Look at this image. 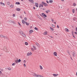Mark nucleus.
I'll return each mask as SVG.
<instances>
[{
	"instance_id": "f257e3e1",
	"label": "nucleus",
	"mask_w": 77,
	"mask_h": 77,
	"mask_svg": "<svg viewBox=\"0 0 77 77\" xmlns=\"http://www.w3.org/2000/svg\"><path fill=\"white\" fill-rule=\"evenodd\" d=\"M33 76L35 77H44V76L42 75H36V73H34V74H33Z\"/></svg>"
},
{
	"instance_id": "f03ea898",
	"label": "nucleus",
	"mask_w": 77,
	"mask_h": 77,
	"mask_svg": "<svg viewBox=\"0 0 77 77\" xmlns=\"http://www.w3.org/2000/svg\"><path fill=\"white\" fill-rule=\"evenodd\" d=\"M42 4H43V5H44V6H47V4L46 3H45L44 2H42Z\"/></svg>"
},
{
	"instance_id": "7ed1b4c3",
	"label": "nucleus",
	"mask_w": 77,
	"mask_h": 77,
	"mask_svg": "<svg viewBox=\"0 0 77 77\" xmlns=\"http://www.w3.org/2000/svg\"><path fill=\"white\" fill-rule=\"evenodd\" d=\"M3 50H5V51H6V52L7 53H9V51H8V50H7V49L6 48H4V49Z\"/></svg>"
},
{
	"instance_id": "20e7f679",
	"label": "nucleus",
	"mask_w": 77,
	"mask_h": 77,
	"mask_svg": "<svg viewBox=\"0 0 77 77\" xmlns=\"http://www.w3.org/2000/svg\"><path fill=\"white\" fill-rule=\"evenodd\" d=\"M30 3H33L34 1L33 0H29Z\"/></svg>"
},
{
	"instance_id": "39448f33",
	"label": "nucleus",
	"mask_w": 77,
	"mask_h": 77,
	"mask_svg": "<svg viewBox=\"0 0 77 77\" xmlns=\"http://www.w3.org/2000/svg\"><path fill=\"white\" fill-rule=\"evenodd\" d=\"M42 15H43L45 17H47V15L44 14V13H42Z\"/></svg>"
},
{
	"instance_id": "423d86ee",
	"label": "nucleus",
	"mask_w": 77,
	"mask_h": 77,
	"mask_svg": "<svg viewBox=\"0 0 77 77\" xmlns=\"http://www.w3.org/2000/svg\"><path fill=\"white\" fill-rule=\"evenodd\" d=\"M29 34H31V33H32V32H33V30H30L29 31Z\"/></svg>"
},
{
	"instance_id": "0eeeda50",
	"label": "nucleus",
	"mask_w": 77,
	"mask_h": 77,
	"mask_svg": "<svg viewBox=\"0 0 77 77\" xmlns=\"http://www.w3.org/2000/svg\"><path fill=\"white\" fill-rule=\"evenodd\" d=\"M35 5L36 7H37V8H38V3H35Z\"/></svg>"
},
{
	"instance_id": "6e6552de",
	"label": "nucleus",
	"mask_w": 77,
	"mask_h": 77,
	"mask_svg": "<svg viewBox=\"0 0 77 77\" xmlns=\"http://www.w3.org/2000/svg\"><path fill=\"white\" fill-rule=\"evenodd\" d=\"M1 5H2V6H5V5L4 3H3L2 2L0 3Z\"/></svg>"
},
{
	"instance_id": "1a4fd4ad",
	"label": "nucleus",
	"mask_w": 77,
	"mask_h": 77,
	"mask_svg": "<svg viewBox=\"0 0 77 77\" xmlns=\"http://www.w3.org/2000/svg\"><path fill=\"white\" fill-rule=\"evenodd\" d=\"M18 60L17 59L15 60V62L16 63H18Z\"/></svg>"
},
{
	"instance_id": "9d476101",
	"label": "nucleus",
	"mask_w": 77,
	"mask_h": 77,
	"mask_svg": "<svg viewBox=\"0 0 77 77\" xmlns=\"http://www.w3.org/2000/svg\"><path fill=\"white\" fill-rule=\"evenodd\" d=\"M54 56H57V53H56V52H54Z\"/></svg>"
},
{
	"instance_id": "9b49d317",
	"label": "nucleus",
	"mask_w": 77,
	"mask_h": 77,
	"mask_svg": "<svg viewBox=\"0 0 77 77\" xmlns=\"http://www.w3.org/2000/svg\"><path fill=\"white\" fill-rule=\"evenodd\" d=\"M19 33L20 34H21L22 35H23V32L21 31H19Z\"/></svg>"
},
{
	"instance_id": "f8f14e48",
	"label": "nucleus",
	"mask_w": 77,
	"mask_h": 77,
	"mask_svg": "<svg viewBox=\"0 0 77 77\" xmlns=\"http://www.w3.org/2000/svg\"><path fill=\"white\" fill-rule=\"evenodd\" d=\"M16 10L17 11H21V9H20V8H17Z\"/></svg>"
},
{
	"instance_id": "ddd939ff",
	"label": "nucleus",
	"mask_w": 77,
	"mask_h": 77,
	"mask_svg": "<svg viewBox=\"0 0 77 77\" xmlns=\"http://www.w3.org/2000/svg\"><path fill=\"white\" fill-rule=\"evenodd\" d=\"M32 47L34 50H36V46H35L33 45Z\"/></svg>"
},
{
	"instance_id": "4468645a",
	"label": "nucleus",
	"mask_w": 77,
	"mask_h": 77,
	"mask_svg": "<svg viewBox=\"0 0 77 77\" xmlns=\"http://www.w3.org/2000/svg\"><path fill=\"white\" fill-rule=\"evenodd\" d=\"M16 5H20V3L19 2H16L15 3Z\"/></svg>"
},
{
	"instance_id": "2eb2a0df",
	"label": "nucleus",
	"mask_w": 77,
	"mask_h": 77,
	"mask_svg": "<svg viewBox=\"0 0 77 77\" xmlns=\"http://www.w3.org/2000/svg\"><path fill=\"white\" fill-rule=\"evenodd\" d=\"M45 12H46V13H47V14H48V12H50V10H48L46 11Z\"/></svg>"
},
{
	"instance_id": "dca6fc26",
	"label": "nucleus",
	"mask_w": 77,
	"mask_h": 77,
	"mask_svg": "<svg viewBox=\"0 0 77 77\" xmlns=\"http://www.w3.org/2000/svg\"><path fill=\"white\" fill-rule=\"evenodd\" d=\"M53 75L54 76H57V75H58V74H53Z\"/></svg>"
},
{
	"instance_id": "f3484780",
	"label": "nucleus",
	"mask_w": 77,
	"mask_h": 77,
	"mask_svg": "<svg viewBox=\"0 0 77 77\" xmlns=\"http://www.w3.org/2000/svg\"><path fill=\"white\" fill-rule=\"evenodd\" d=\"M5 36L3 35H0V37H1V38H4V37Z\"/></svg>"
},
{
	"instance_id": "a211bd4d",
	"label": "nucleus",
	"mask_w": 77,
	"mask_h": 77,
	"mask_svg": "<svg viewBox=\"0 0 77 77\" xmlns=\"http://www.w3.org/2000/svg\"><path fill=\"white\" fill-rule=\"evenodd\" d=\"M22 23H23V24H25V22L24 21V20H22Z\"/></svg>"
},
{
	"instance_id": "6ab92c4d",
	"label": "nucleus",
	"mask_w": 77,
	"mask_h": 77,
	"mask_svg": "<svg viewBox=\"0 0 77 77\" xmlns=\"http://www.w3.org/2000/svg\"><path fill=\"white\" fill-rule=\"evenodd\" d=\"M50 29L51 30V31H54V29H53V28H51V27H50Z\"/></svg>"
},
{
	"instance_id": "aec40b11",
	"label": "nucleus",
	"mask_w": 77,
	"mask_h": 77,
	"mask_svg": "<svg viewBox=\"0 0 77 77\" xmlns=\"http://www.w3.org/2000/svg\"><path fill=\"white\" fill-rule=\"evenodd\" d=\"M25 23L27 26H29V23L26 22H25Z\"/></svg>"
},
{
	"instance_id": "412c9836",
	"label": "nucleus",
	"mask_w": 77,
	"mask_h": 77,
	"mask_svg": "<svg viewBox=\"0 0 77 77\" xmlns=\"http://www.w3.org/2000/svg\"><path fill=\"white\" fill-rule=\"evenodd\" d=\"M23 34H22V35L23 36V37H26V35H25V34H24L23 33Z\"/></svg>"
},
{
	"instance_id": "4be33fe9",
	"label": "nucleus",
	"mask_w": 77,
	"mask_h": 77,
	"mask_svg": "<svg viewBox=\"0 0 77 77\" xmlns=\"http://www.w3.org/2000/svg\"><path fill=\"white\" fill-rule=\"evenodd\" d=\"M65 30L66 31V32H69V31L68 30V29L67 28H65Z\"/></svg>"
},
{
	"instance_id": "5701e85b",
	"label": "nucleus",
	"mask_w": 77,
	"mask_h": 77,
	"mask_svg": "<svg viewBox=\"0 0 77 77\" xmlns=\"http://www.w3.org/2000/svg\"><path fill=\"white\" fill-rule=\"evenodd\" d=\"M49 3H53V1L52 0H50L49 1Z\"/></svg>"
},
{
	"instance_id": "b1692460",
	"label": "nucleus",
	"mask_w": 77,
	"mask_h": 77,
	"mask_svg": "<svg viewBox=\"0 0 77 77\" xmlns=\"http://www.w3.org/2000/svg\"><path fill=\"white\" fill-rule=\"evenodd\" d=\"M47 32H45L44 33V35H47Z\"/></svg>"
},
{
	"instance_id": "393cba45",
	"label": "nucleus",
	"mask_w": 77,
	"mask_h": 77,
	"mask_svg": "<svg viewBox=\"0 0 77 77\" xmlns=\"http://www.w3.org/2000/svg\"><path fill=\"white\" fill-rule=\"evenodd\" d=\"M34 29H35V30H38V28L36 27L34 28Z\"/></svg>"
},
{
	"instance_id": "a878e982",
	"label": "nucleus",
	"mask_w": 77,
	"mask_h": 77,
	"mask_svg": "<svg viewBox=\"0 0 77 77\" xmlns=\"http://www.w3.org/2000/svg\"><path fill=\"white\" fill-rule=\"evenodd\" d=\"M75 52H74L73 53V56H75Z\"/></svg>"
},
{
	"instance_id": "bb28decb",
	"label": "nucleus",
	"mask_w": 77,
	"mask_h": 77,
	"mask_svg": "<svg viewBox=\"0 0 77 77\" xmlns=\"http://www.w3.org/2000/svg\"><path fill=\"white\" fill-rule=\"evenodd\" d=\"M15 65H16V63H14L12 64V66H14Z\"/></svg>"
},
{
	"instance_id": "cd10ccee",
	"label": "nucleus",
	"mask_w": 77,
	"mask_h": 77,
	"mask_svg": "<svg viewBox=\"0 0 77 77\" xmlns=\"http://www.w3.org/2000/svg\"><path fill=\"white\" fill-rule=\"evenodd\" d=\"M4 38H5L6 39H8V38L6 36H4Z\"/></svg>"
},
{
	"instance_id": "c85d7f7f",
	"label": "nucleus",
	"mask_w": 77,
	"mask_h": 77,
	"mask_svg": "<svg viewBox=\"0 0 77 77\" xmlns=\"http://www.w3.org/2000/svg\"><path fill=\"white\" fill-rule=\"evenodd\" d=\"M11 8H12L13 7H14V5H11L10 6Z\"/></svg>"
},
{
	"instance_id": "c756f323",
	"label": "nucleus",
	"mask_w": 77,
	"mask_h": 77,
	"mask_svg": "<svg viewBox=\"0 0 77 77\" xmlns=\"http://www.w3.org/2000/svg\"><path fill=\"white\" fill-rule=\"evenodd\" d=\"M21 60H20V59H19L18 60V63H20V62H21Z\"/></svg>"
},
{
	"instance_id": "7c9ffc66",
	"label": "nucleus",
	"mask_w": 77,
	"mask_h": 77,
	"mask_svg": "<svg viewBox=\"0 0 77 77\" xmlns=\"http://www.w3.org/2000/svg\"><path fill=\"white\" fill-rule=\"evenodd\" d=\"M40 68L41 69H42V67L41 66H40Z\"/></svg>"
},
{
	"instance_id": "2f4dec72",
	"label": "nucleus",
	"mask_w": 77,
	"mask_h": 77,
	"mask_svg": "<svg viewBox=\"0 0 77 77\" xmlns=\"http://www.w3.org/2000/svg\"><path fill=\"white\" fill-rule=\"evenodd\" d=\"M25 45H28V43H27V42H25Z\"/></svg>"
},
{
	"instance_id": "473e14b6",
	"label": "nucleus",
	"mask_w": 77,
	"mask_h": 77,
	"mask_svg": "<svg viewBox=\"0 0 77 77\" xmlns=\"http://www.w3.org/2000/svg\"><path fill=\"white\" fill-rule=\"evenodd\" d=\"M73 6H76V4L75 3H73Z\"/></svg>"
},
{
	"instance_id": "72a5a7b5",
	"label": "nucleus",
	"mask_w": 77,
	"mask_h": 77,
	"mask_svg": "<svg viewBox=\"0 0 77 77\" xmlns=\"http://www.w3.org/2000/svg\"><path fill=\"white\" fill-rule=\"evenodd\" d=\"M24 19L26 21H27V18L26 17H25L24 18Z\"/></svg>"
},
{
	"instance_id": "f704fd0d",
	"label": "nucleus",
	"mask_w": 77,
	"mask_h": 77,
	"mask_svg": "<svg viewBox=\"0 0 77 77\" xmlns=\"http://www.w3.org/2000/svg\"><path fill=\"white\" fill-rule=\"evenodd\" d=\"M52 27H53L54 28L55 27V26H54V25H52Z\"/></svg>"
},
{
	"instance_id": "c9c22d12",
	"label": "nucleus",
	"mask_w": 77,
	"mask_h": 77,
	"mask_svg": "<svg viewBox=\"0 0 77 77\" xmlns=\"http://www.w3.org/2000/svg\"><path fill=\"white\" fill-rule=\"evenodd\" d=\"M72 12L73 13L75 12V10L74 9H72Z\"/></svg>"
},
{
	"instance_id": "e433bc0d",
	"label": "nucleus",
	"mask_w": 77,
	"mask_h": 77,
	"mask_svg": "<svg viewBox=\"0 0 77 77\" xmlns=\"http://www.w3.org/2000/svg\"><path fill=\"white\" fill-rule=\"evenodd\" d=\"M7 4L8 5H10V2H8L7 3Z\"/></svg>"
},
{
	"instance_id": "4c0bfd02",
	"label": "nucleus",
	"mask_w": 77,
	"mask_h": 77,
	"mask_svg": "<svg viewBox=\"0 0 77 77\" xmlns=\"http://www.w3.org/2000/svg\"><path fill=\"white\" fill-rule=\"evenodd\" d=\"M36 44L37 45V46L38 47V46H39V44H38V43H36Z\"/></svg>"
},
{
	"instance_id": "58836bf2",
	"label": "nucleus",
	"mask_w": 77,
	"mask_h": 77,
	"mask_svg": "<svg viewBox=\"0 0 77 77\" xmlns=\"http://www.w3.org/2000/svg\"><path fill=\"white\" fill-rule=\"evenodd\" d=\"M51 20L52 21V23H54V20L53 19H51Z\"/></svg>"
},
{
	"instance_id": "ea45409f",
	"label": "nucleus",
	"mask_w": 77,
	"mask_h": 77,
	"mask_svg": "<svg viewBox=\"0 0 77 77\" xmlns=\"http://www.w3.org/2000/svg\"><path fill=\"white\" fill-rule=\"evenodd\" d=\"M9 22H10V23H12V20H10L9 21Z\"/></svg>"
},
{
	"instance_id": "a19ab883",
	"label": "nucleus",
	"mask_w": 77,
	"mask_h": 77,
	"mask_svg": "<svg viewBox=\"0 0 77 77\" xmlns=\"http://www.w3.org/2000/svg\"><path fill=\"white\" fill-rule=\"evenodd\" d=\"M29 56H31V55H32V52H30L29 53Z\"/></svg>"
},
{
	"instance_id": "79ce46f5",
	"label": "nucleus",
	"mask_w": 77,
	"mask_h": 77,
	"mask_svg": "<svg viewBox=\"0 0 77 77\" xmlns=\"http://www.w3.org/2000/svg\"><path fill=\"white\" fill-rule=\"evenodd\" d=\"M39 8H41V4H40L39 6Z\"/></svg>"
},
{
	"instance_id": "37998d69",
	"label": "nucleus",
	"mask_w": 77,
	"mask_h": 77,
	"mask_svg": "<svg viewBox=\"0 0 77 77\" xmlns=\"http://www.w3.org/2000/svg\"><path fill=\"white\" fill-rule=\"evenodd\" d=\"M13 17H15V14H13Z\"/></svg>"
},
{
	"instance_id": "c03bdc74",
	"label": "nucleus",
	"mask_w": 77,
	"mask_h": 77,
	"mask_svg": "<svg viewBox=\"0 0 77 77\" xmlns=\"http://www.w3.org/2000/svg\"><path fill=\"white\" fill-rule=\"evenodd\" d=\"M31 50H32V51H34V49H33V48H31Z\"/></svg>"
},
{
	"instance_id": "a18cd8bd",
	"label": "nucleus",
	"mask_w": 77,
	"mask_h": 77,
	"mask_svg": "<svg viewBox=\"0 0 77 77\" xmlns=\"http://www.w3.org/2000/svg\"><path fill=\"white\" fill-rule=\"evenodd\" d=\"M18 24L19 25V26H21V24H20V23L19 22L18 23Z\"/></svg>"
},
{
	"instance_id": "49530a36",
	"label": "nucleus",
	"mask_w": 77,
	"mask_h": 77,
	"mask_svg": "<svg viewBox=\"0 0 77 77\" xmlns=\"http://www.w3.org/2000/svg\"><path fill=\"white\" fill-rule=\"evenodd\" d=\"M29 55H30L29 54V53H28L27 54V56H29Z\"/></svg>"
},
{
	"instance_id": "de8ad7c7",
	"label": "nucleus",
	"mask_w": 77,
	"mask_h": 77,
	"mask_svg": "<svg viewBox=\"0 0 77 77\" xmlns=\"http://www.w3.org/2000/svg\"><path fill=\"white\" fill-rule=\"evenodd\" d=\"M24 67H26V64H24Z\"/></svg>"
},
{
	"instance_id": "09e8293b",
	"label": "nucleus",
	"mask_w": 77,
	"mask_h": 77,
	"mask_svg": "<svg viewBox=\"0 0 77 77\" xmlns=\"http://www.w3.org/2000/svg\"><path fill=\"white\" fill-rule=\"evenodd\" d=\"M57 27L58 28H59V26L58 25H57Z\"/></svg>"
},
{
	"instance_id": "8fccbe9b",
	"label": "nucleus",
	"mask_w": 77,
	"mask_h": 77,
	"mask_svg": "<svg viewBox=\"0 0 77 77\" xmlns=\"http://www.w3.org/2000/svg\"><path fill=\"white\" fill-rule=\"evenodd\" d=\"M24 63H26V60H24L23 61Z\"/></svg>"
},
{
	"instance_id": "3c124183",
	"label": "nucleus",
	"mask_w": 77,
	"mask_h": 77,
	"mask_svg": "<svg viewBox=\"0 0 77 77\" xmlns=\"http://www.w3.org/2000/svg\"><path fill=\"white\" fill-rule=\"evenodd\" d=\"M75 34L76 35H77V32H75Z\"/></svg>"
},
{
	"instance_id": "603ef678",
	"label": "nucleus",
	"mask_w": 77,
	"mask_h": 77,
	"mask_svg": "<svg viewBox=\"0 0 77 77\" xmlns=\"http://www.w3.org/2000/svg\"><path fill=\"white\" fill-rule=\"evenodd\" d=\"M75 30H76V31L77 32V27L75 28Z\"/></svg>"
},
{
	"instance_id": "864d4df0",
	"label": "nucleus",
	"mask_w": 77,
	"mask_h": 77,
	"mask_svg": "<svg viewBox=\"0 0 77 77\" xmlns=\"http://www.w3.org/2000/svg\"><path fill=\"white\" fill-rule=\"evenodd\" d=\"M12 23H13L14 24H15V22H14V21H12Z\"/></svg>"
},
{
	"instance_id": "5fc2aeb1",
	"label": "nucleus",
	"mask_w": 77,
	"mask_h": 77,
	"mask_svg": "<svg viewBox=\"0 0 77 77\" xmlns=\"http://www.w3.org/2000/svg\"><path fill=\"white\" fill-rule=\"evenodd\" d=\"M46 2H47V3H48V1H47V0L46 1Z\"/></svg>"
},
{
	"instance_id": "6e6d98bb",
	"label": "nucleus",
	"mask_w": 77,
	"mask_h": 77,
	"mask_svg": "<svg viewBox=\"0 0 77 77\" xmlns=\"http://www.w3.org/2000/svg\"><path fill=\"white\" fill-rule=\"evenodd\" d=\"M2 72L1 71H0V74H2Z\"/></svg>"
},
{
	"instance_id": "4d7b16f0",
	"label": "nucleus",
	"mask_w": 77,
	"mask_h": 77,
	"mask_svg": "<svg viewBox=\"0 0 77 77\" xmlns=\"http://www.w3.org/2000/svg\"><path fill=\"white\" fill-rule=\"evenodd\" d=\"M41 7H43V5L42 4L41 5Z\"/></svg>"
},
{
	"instance_id": "13d9d810",
	"label": "nucleus",
	"mask_w": 77,
	"mask_h": 77,
	"mask_svg": "<svg viewBox=\"0 0 77 77\" xmlns=\"http://www.w3.org/2000/svg\"><path fill=\"white\" fill-rule=\"evenodd\" d=\"M33 8L34 9H35V7H33Z\"/></svg>"
},
{
	"instance_id": "bf43d9fd",
	"label": "nucleus",
	"mask_w": 77,
	"mask_h": 77,
	"mask_svg": "<svg viewBox=\"0 0 77 77\" xmlns=\"http://www.w3.org/2000/svg\"><path fill=\"white\" fill-rule=\"evenodd\" d=\"M9 70H11V68L8 69Z\"/></svg>"
},
{
	"instance_id": "052dcab7",
	"label": "nucleus",
	"mask_w": 77,
	"mask_h": 77,
	"mask_svg": "<svg viewBox=\"0 0 77 77\" xmlns=\"http://www.w3.org/2000/svg\"><path fill=\"white\" fill-rule=\"evenodd\" d=\"M68 53L69 54H70L69 53V52L68 51Z\"/></svg>"
},
{
	"instance_id": "680f3d73",
	"label": "nucleus",
	"mask_w": 77,
	"mask_h": 77,
	"mask_svg": "<svg viewBox=\"0 0 77 77\" xmlns=\"http://www.w3.org/2000/svg\"><path fill=\"white\" fill-rule=\"evenodd\" d=\"M50 37H51V38H53V37L51 36H50Z\"/></svg>"
},
{
	"instance_id": "e2e57ef3",
	"label": "nucleus",
	"mask_w": 77,
	"mask_h": 77,
	"mask_svg": "<svg viewBox=\"0 0 77 77\" xmlns=\"http://www.w3.org/2000/svg\"><path fill=\"white\" fill-rule=\"evenodd\" d=\"M54 24H56V22H54Z\"/></svg>"
},
{
	"instance_id": "0e129e2a",
	"label": "nucleus",
	"mask_w": 77,
	"mask_h": 77,
	"mask_svg": "<svg viewBox=\"0 0 77 77\" xmlns=\"http://www.w3.org/2000/svg\"><path fill=\"white\" fill-rule=\"evenodd\" d=\"M61 0L62 1V2H63L64 1V0Z\"/></svg>"
},
{
	"instance_id": "69168bd1",
	"label": "nucleus",
	"mask_w": 77,
	"mask_h": 77,
	"mask_svg": "<svg viewBox=\"0 0 77 77\" xmlns=\"http://www.w3.org/2000/svg\"><path fill=\"white\" fill-rule=\"evenodd\" d=\"M73 37H74V38H75V36H74V35L73 36Z\"/></svg>"
},
{
	"instance_id": "338daca9",
	"label": "nucleus",
	"mask_w": 77,
	"mask_h": 77,
	"mask_svg": "<svg viewBox=\"0 0 77 77\" xmlns=\"http://www.w3.org/2000/svg\"><path fill=\"white\" fill-rule=\"evenodd\" d=\"M56 35H57V34H56Z\"/></svg>"
},
{
	"instance_id": "774afa93",
	"label": "nucleus",
	"mask_w": 77,
	"mask_h": 77,
	"mask_svg": "<svg viewBox=\"0 0 77 77\" xmlns=\"http://www.w3.org/2000/svg\"><path fill=\"white\" fill-rule=\"evenodd\" d=\"M76 75H77V72L76 73Z\"/></svg>"
}]
</instances>
